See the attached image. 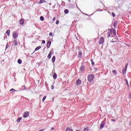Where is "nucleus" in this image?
<instances>
[{
  "mask_svg": "<svg viewBox=\"0 0 131 131\" xmlns=\"http://www.w3.org/2000/svg\"><path fill=\"white\" fill-rule=\"evenodd\" d=\"M40 20L41 21H44L45 20V17H43V16H41L40 17Z\"/></svg>",
  "mask_w": 131,
  "mask_h": 131,
  "instance_id": "4be33fe9",
  "label": "nucleus"
},
{
  "mask_svg": "<svg viewBox=\"0 0 131 131\" xmlns=\"http://www.w3.org/2000/svg\"><path fill=\"white\" fill-rule=\"evenodd\" d=\"M127 66H128V64H125V69H126V68H127Z\"/></svg>",
  "mask_w": 131,
  "mask_h": 131,
  "instance_id": "e433bc0d",
  "label": "nucleus"
},
{
  "mask_svg": "<svg viewBox=\"0 0 131 131\" xmlns=\"http://www.w3.org/2000/svg\"><path fill=\"white\" fill-rule=\"evenodd\" d=\"M112 16H113V17H115V13H114V12H113V13H112Z\"/></svg>",
  "mask_w": 131,
  "mask_h": 131,
  "instance_id": "f704fd0d",
  "label": "nucleus"
},
{
  "mask_svg": "<svg viewBox=\"0 0 131 131\" xmlns=\"http://www.w3.org/2000/svg\"><path fill=\"white\" fill-rule=\"evenodd\" d=\"M47 99V96H45L42 98V102H45V100Z\"/></svg>",
  "mask_w": 131,
  "mask_h": 131,
  "instance_id": "bb28decb",
  "label": "nucleus"
},
{
  "mask_svg": "<svg viewBox=\"0 0 131 131\" xmlns=\"http://www.w3.org/2000/svg\"><path fill=\"white\" fill-rule=\"evenodd\" d=\"M51 129H52V130H53L55 129V128L54 127H51Z\"/></svg>",
  "mask_w": 131,
  "mask_h": 131,
  "instance_id": "ea45409f",
  "label": "nucleus"
},
{
  "mask_svg": "<svg viewBox=\"0 0 131 131\" xmlns=\"http://www.w3.org/2000/svg\"><path fill=\"white\" fill-rule=\"evenodd\" d=\"M17 63H18V64H22V60L21 59H18L17 60Z\"/></svg>",
  "mask_w": 131,
  "mask_h": 131,
  "instance_id": "393cba45",
  "label": "nucleus"
},
{
  "mask_svg": "<svg viewBox=\"0 0 131 131\" xmlns=\"http://www.w3.org/2000/svg\"><path fill=\"white\" fill-rule=\"evenodd\" d=\"M43 3H47L46 0H39V4H43Z\"/></svg>",
  "mask_w": 131,
  "mask_h": 131,
  "instance_id": "dca6fc26",
  "label": "nucleus"
},
{
  "mask_svg": "<svg viewBox=\"0 0 131 131\" xmlns=\"http://www.w3.org/2000/svg\"><path fill=\"white\" fill-rule=\"evenodd\" d=\"M126 82H127V85H128V82H127V81H126Z\"/></svg>",
  "mask_w": 131,
  "mask_h": 131,
  "instance_id": "a18cd8bd",
  "label": "nucleus"
},
{
  "mask_svg": "<svg viewBox=\"0 0 131 131\" xmlns=\"http://www.w3.org/2000/svg\"><path fill=\"white\" fill-rule=\"evenodd\" d=\"M91 61L92 62V65H93V66L95 65V62L94 61H93V59H91Z\"/></svg>",
  "mask_w": 131,
  "mask_h": 131,
  "instance_id": "2f4dec72",
  "label": "nucleus"
},
{
  "mask_svg": "<svg viewBox=\"0 0 131 131\" xmlns=\"http://www.w3.org/2000/svg\"><path fill=\"white\" fill-rule=\"evenodd\" d=\"M59 23H60V21H59V20H57L56 21V24L57 25H59Z\"/></svg>",
  "mask_w": 131,
  "mask_h": 131,
  "instance_id": "c756f323",
  "label": "nucleus"
},
{
  "mask_svg": "<svg viewBox=\"0 0 131 131\" xmlns=\"http://www.w3.org/2000/svg\"><path fill=\"white\" fill-rule=\"evenodd\" d=\"M42 43L45 45V43H46V41L45 40H42Z\"/></svg>",
  "mask_w": 131,
  "mask_h": 131,
  "instance_id": "72a5a7b5",
  "label": "nucleus"
},
{
  "mask_svg": "<svg viewBox=\"0 0 131 131\" xmlns=\"http://www.w3.org/2000/svg\"><path fill=\"white\" fill-rule=\"evenodd\" d=\"M52 44V42L51 41H49L47 43V49H50L51 48V45Z\"/></svg>",
  "mask_w": 131,
  "mask_h": 131,
  "instance_id": "423d86ee",
  "label": "nucleus"
},
{
  "mask_svg": "<svg viewBox=\"0 0 131 131\" xmlns=\"http://www.w3.org/2000/svg\"><path fill=\"white\" fill-rule=\"evenodd\" d=\"M49 35H50V36H53V33L50 32V33H49Z\"/></svg>",
  "mask_w": 131,
  "mask_h": 131,
  "instance_id": "473e14b6",
  "label": "nucleus"
},
{
  "mask_svg": "<svg viewBox=\"0 0 131 131\" xmlns=\"http://www.w3.org/2000/svg\"><path fill=\"white\" fill-rule=\"evenodd\" d=\"M110 32L111 33H113L114 35H116V30L114 29H112L110 30Z\"/></svg>",
  "mask_w": 131,
  "mask_h": 131,
  "instance_id": "f03ea898",
  "label": "nucleus"
},
{
  "mask_svg": "<svg viewBox=\"0 0 131 131\" xmlns=\"http://www.w3.org/2000/svg\"><path fill=\"white\" fill-rule=\"evenodd\" d=\"M53 78L54 79H56L57 78V74H56V73L54 74Z\"/></svg>",
  "mask_w": 131,
  "mask_h": 131,
  "instance_id": "a878e982",
  "label": "nucleus"
},
{
  "mask_svg": "<svg viewBox=\"0 0 131 131\" xmlns=\"http://www.w3.org/2000/svg\"><path fill=\"white\" fill-rule=\"evenodd\" d=\"M94 77H95V76L94 75H88V80L90 82H92L93 80H94Z\"/></svg>",
  "mask_w": 131,
  "mask_h": 131,
  "instance_id": "f257e3e1",
  "label": "nucleus"
},
{
  "mask_svg": "<svg viewBox=\"0 0 131 131\" xmlns=\"http://www.w3.org/2000/svg\"><path fill=\"white\" fill-rule=\"evenodd\" d=\"M13 43L14 45V46H17L18 45V42L16 40H13Z\"/></svg>",
  "mask_w": 131,
  "mask_h": 131,
  "instance_id": "f8f14e48",
  "label": "nucleus"
},
{
  "mask_svg": "<svg viewBox=\"0 0 131 131\" xmlns=\"http://www.w3.org/2000/svg\"><path fill=\"white\" fill-rule=\"evenodd\" d=\"M51 87H52V90H54V85H52L51 86Z\"/></svg>",
  "mask_w": 131,
  "mask_h": 131,
  "instance_id": "58836bf2",
  "label": "nucleus"
},
{
  "mask_svg": "<svg viewBox=\"0 0 131 131\" xmlns=\"http://www.w3.org/2000/svg\"><path fill=\"white\" fill-rule=\"evenodd\" d=\"M14 91L17 92V91L15 90L14 89H12L10 90V92H14Z\"/></svg>",
  "mask_w": 131,
  "mask_h": 131,
  "instance_id": "c85d7f7f",
  "label": "nucleus"
},
{
  "mask_svg": "<svg viewBox=\"0 0 131 131\" xmlns=\"http://www.w3.org/2000/svg\"><path fill=\"white\" fill-rule=\"evenodd\" d=\"M125 71H126V69H123V73L124 74V72L125 73Z\"/></svg>",
  "mask_w": 131,
  "mask_h": 131,
  "instance_id": "7c9ffc66",
  "label": "nucleus"
},
{
  "mask_svg": "<svg viewBox=\"0 0 131 131\" xmlns=\"http://www.w3.org/2000/svg\"><path fill=\"white\" fill-rule=\"evenodd\" d=\"M28 116H29V112H26L24 113L23 117H24V118H27Z\"/></svg>",
  "mask_w": 131,
  "mask_h": 131,
  "instance_id": "20e7f679",
  "label": "nucleus"
},
{
  "mask_svg": "<svg viewBox=\"0 0 131 131\" xmlns=\"http://www.w3.org/2000/svg\"><path fill=\"white\" fill-rule=\"evenodd\" d=\"M55 20H56V17H53V21H55Z\"/></svg>",
  "mask_w": 131,
  "mask_h": 131,
  "instance_id": "c9c22d12",
  "label": "nucleus"
},
{
  "mask_svg": "<svg viewBox=\"0 0 131 131\" xmlns=\"http://www.w3.org/2000/svg\"><path fill=\"white\" fill-rule=\"evenodd\" d=\"M55 60H56V57L55 56H53V57L52 58V63H55Z\"/></svg>",
  "mask_w": 131,
  "mask_h": 131,
  "instance_id": "ddd939ff",
  "label": "nucleus"
},
{
  "mask_svg": "<svg viewBox=\"0 0 131 131\" xmlns=\"http://www.w3.org/2000/svg\"><path fill=\"white\" fill-rule=\"evenodd\" d=\"M38 131H45V129H41L39 130Z\"/></svg>",
  "mask_w": 131,
  "mask_h": 131,
  "instance_id": "4c0bfd02",
  "label": "nucleus"
},
{
  "mask_svg": "<svg viewBox=\"0 0 131 131\" xmlns=\"http://www.w3.org/2000/svg\"><path fill=\"white\" fill-rule=\"evenodd\" d=\"M19 24H20V25H23V24H24V19H20V20H19Z\"/></svg>",
  "mask_w": 131,
  "mask_h": 131,
  "instance_id": "9d476101",
  "label": "nucleus"
},
{
  "mask_svg": "<svg viewBox=\"0 0 131 131\" xmlns=\"http://www.w3.org/2000/svg\"><path fill=\"white\" fill-rule=\"evenodd\" d=\"M112 121H115V119H112Z\"/></svg>",
  "mask_w": 131,
  "mask_h": 131,
  "instance_id": "79ce46f5",
  "label": "nucleus"
},
{
  "mask_svg": "<svg viewBox=\"0 0 131 131\" xmlns=\"http://www.w3.org/2000/svg\"><path fill=\"white\" fill-rule=\"evenodd\" d=\"M64 12L65 14H68L69 13V10H68V9H66L64 10Z\"/></svg>",
  "mask_w": 131,
  "mask_h": 131,
  "instance_id": "5701e85b",
  "label": "nucleus"
},
{
  "mask_svg": "<svg viewBox=\"0 0 131 131\" xmlns=\"http://www.w3.org/2000/svg\"><path fill=\"white\" fill-rule=\"evenodd\" d=\"M41 47L40 46L37 47L35 48V51H38Z\"/></svg>",
  "mask_w": 131,
  "mask_h": 131,
  "instance_id": "b1692460",
  "label": "nucleus"
},
{
  "mask_svg": "<svg viewBox=\"0 0 131 131\" xmlns=\"http://www.w3.org/2000/svg\"><path fill=\"white\" fill-rule=\"evenodd\" d=\"M10 32H11V31L10 30H8L6 32V34H7L8 36H10Z\"/></svg>",
  "mask_w": 131,
  "mask_h": 131,
  "instance_id": "9b49d317",
  "label": "nucleus"
},
{
  "mask_svg": "<svg viewBox=\"0 0 131 131\" xmlns=\"http://www.w3.org/2000/svg\"><path fill=\"white\" fill-rule=\"evenodd\" d=\"M105 126V122L102 121L100 126V129H102Z\"/></svg>",
  "mask_w": 131,
  "mask_h": 131,
  "instance_id": "7ed1b4c3",
  "label": "nucleus"
},
{
  "mask_svg": "<svg viewBox=\"0 0 131 131\" xmlns=\"http://www.w3.org/2000/svg\"><path fill=\"white\" fill-rule=\"evenodd\" d=\"M111 42H115V41H111Z\"/></svg>",
  "mask_w": 131,
  "mask_h": 131,
  "instance_id": "c03bdc74",
  "label": "nucleus"
},
{
  "mask_svg": "<svg viewBox=\"0 0 131 131\" xmlns=\"http://www.w3.org/2000/svg\"><path fill=\"white\" fill-rule=\"evenodd\" d=\"M81 56H82V53H81V52H79L78 57H79V58H81Z\"/></svg>",
  "mask_w": 131,
  "mask_h": 131,
  "instance_id": "f3484780",
  "label": "nucleus"
},
{
  "mask_svg": "<svg viewBox=\"0 0 131 131\" xmlns=\"http://www.w3.org/2000/svg\"><path fill=\"white\" fill-rule=\"evenodd\" d=\"M89 128L86 127L84 129L83 131H89Z\"/></svg>",
  "mask_w": 131,
  "mask_h": 131,
  "instance_id": "cd10ccee",
  "label": "nucleus"
},
{
  "mask_svg": "<svg viewBox=\"0 0 131 131\" xmlns=\"http://www.w3.org/2000/svg\"><path fill=\"white\" fill-rule=\"evenodd\" d=\"M112 72L115 75H117V71L116 70H113Z\"/></svg>",
  "mask_w": 131,
  "mask_h": 131,
  "instance_id": "a211bd4d",
  "label": "nucleus"
},
{
  "mask_svg": "<svg viewBox=\"0 0 131 131\" xmlns=\"http://www.w3.org/2000/svg\"><path fill=\"white\" fill-rule=\"evenodd\" d=\"M129 97H130V98H131V93L129 94Z\"/></svg>",
  "mask_w": 131,
  "mask_h": 131,
  "instance_id": "37998d69",
  "label": "nucleus"
},
{
  "mask_svg": "<svg viewBox=\"0 0 131 131\" xmlns=\"http://www.w3.org/2000/svg\"><path fill=\"white\" fill-rule=\"evenodd\" d=\"M13 37L14 39L17 38V37H18V33H13Z\"/></svg>",
  "mask_w": 131,
  "mask_h": 131,
  "instance_id": "1a4fd4ad",
  "label": "nucleus"
},
{
  "mask_svg": "<svg viewBox=\"0 0 131 131\" xmlns=\"http://www.w3.org/2000/svg\"><path fill=\"white\" fill-rule=\"evenodd\" d=\"M106 37H110L111 35H110V32H107L106 34Z\"/></svg>",
  "mask_w": 131,
  "mask_h": 131,
  "instance_id": "4468645a",
  "label": "nucleus"
},
{
  "mask_svg": "<svg viewBox=\"0 0 131 131\" xmlns=\"http://www.w3.org/2000/svg\"><path fill=\"white\" fill-rule=\"evenodd\" d=\"M116 26H117V21H116L114 23V28H116Z\"/></svg>",
  "mask_w": 131,
  "mask_h": 131,
  "instance_id": "aec40b11",
  "label": "nucleus"
},
{
  "mask_svg": "<svg viewBox=\"0 0 131 131\" xmlns=\"http://www.w3.org/2000/svg\"><path fill=\"white\" fill-rule=\"evenodd\" d=\"M76 85H79L80 84H81V80H80V79H78L77 81H76Z\"/></svg>",
  "mask_w": 131,
  "mask_h": 131,
  "instance_id": "6e6552de",
  "label": "nucleus"
},
{
  "mask_svg": "<svg viewBox=\"0 0 131 131\" xmlns=\"http://www.w3.org/2000/svg\"><path fill=\"white\" fill-rule=\"evenodd\" d=\"M52 55H53V50H51L49 52V54L48 55V58L51 59V57H52Z\"/></svg>",
  "mask_w": 131,
  "mask_h": 131,
  "instance_id": "0eeeda50",
  "label": "nucleus"
},
{
  "mask_svg": "<svg viewBox=\"0 0 131 131\" xmlns=\"http://www.w3.org/2000/svg\"><path fill=\"white\" fill-rule=\"evenodd\" d=\"M85 69V68L84 67V66H81V68H80V70L81 71H84Z\"/></svg>",
  "mask_w": 131,
  "mask_h": 131,
  "instance_id": "2eb2a0df",
  "label": "nucleus"
},
{
  "mask_svg": "<svg viewBox=\"0 0 131 131\" xmlns=\"http://www.w3.org/2000/svg\"><path fill=\"white\" fill-rule=\"evenodd\" d=\"M66 131H73V129L69 128V127H68L67 128V129H66Z\"/></svg>",
  "mask_w": 131,
  "mask_h": 131,
  "instance_id": "412c9836",
  "label": "nucleus"
},
{
  "mask_svg": "<svg viewBox=\"0 0 131 131\" xmlns=\"http://www.w3.org/2000/svg\"><path fill=\"white\" fill-rule=\"evenodd\" d=\"M22 120V117L18 118L17 120L16 121L17 122H20Z\"/></svg>",
  "mask_w": 131,
  "mask_h": 131,
  "instance_id": "6ab92c4d",
  "label": "nucleus"
},
{
  "mask_svg": "<svg viewBox=\"0 0 131 131\" xmlns=\"http://www.w3.org/2000/svg\"><path fill=\"white\" fill-rule=\"evenodd\" d=\"M8 48H9V45L7 44V45H6V49H8Z\"/></svg>",
  "mask_w": 131,
  "mask_h": 131,
  "instance_id": "a19ab883",
  "label": "nucleus"
},
{
  "mask_svg": "<svg viewBox=\"0 0 131 131\" xmlns=\"http://www.w3.org/2000/svg\"><path fill=\"white\" fill-rule=\"evenodd\" d=\"M104 37H102L99 40V45H102V43H104Z\"/></svg>",
  "mask_w": 131,
  "mask_h": 131,
  "instance_id": "39448f33",
  "label": "nucleus"
}]
</instances>
